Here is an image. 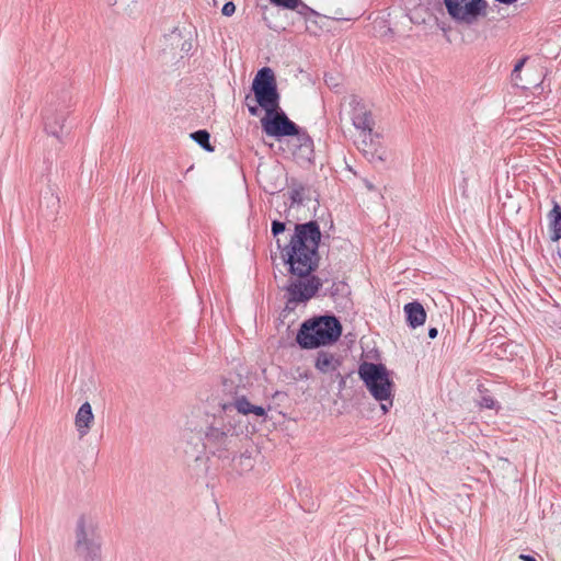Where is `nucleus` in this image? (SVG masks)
Returning a JSON list of instances; mask_svg holds the SVG:
<instances>
[{
    "instance_id": "4",
    "label": "nucleus",
    "mask_w": 561,
    "mask_h": 561,
    "mask_svg": "<svg viewBox=\"0 0 561 561\" xmlns=\"http://www.w3.org/2000/svg\"><path fill=\"white\" fill-rule=\"evenodd\" d=\"M251 91L253 96L247 94L244 101L252 116L259 114V107H262L266 114H273L275 110H279L280 95L275 73L270 67H263L256 72Z\"/></svg>"
},
{
    "instance_id": "14",
    "label": "nucleus",
    "mask_w": 561,
    "mask_h": 561,
    "mask_svg": "<svg viewBox=\"0 0 561 561\" xmlns=\"http://www.w3.org/2000/svg\"><path fill=\"white\" fill-rule=\"evenodd\" d=\"M93 420L94 415L92 412L91 404L89 402H84L77 411L75 417L76 428L80 437H83L89 433Z\"/></svg>"
},
{
    "instance_id": "29",
    "label": "nucleus",
    "mask_w": 561,
    "mask_h": 561,
    "mask_svg": "<svg viewBox=\"0 0 561 561\" xmlns=\"http://www.w3.org/2000/svg\"><path fill=\"white\" fill-rule=\"evenodd\" d=\"M438 334V330L436 328H430L428 329V337L435 339Z\"/></svg>"
},
{
    "instance_id": "6",
    "label": "nucleus",
    "mask_w": 561,
    "mask_h": 561,
    "mask_svg": "<svg viewBox=\"0 0 561 561\" xmlns=\"http://www.w3.org/2000/svg\"><path fill=\"white\" fill-rule=\"evenodd\" d=\"M261 123L266 135L275 138L296 136L301 156L309 157L312 154L313 140L311 137L306 131L301 130L296 123L290 121L280 108L275 110L273 114H266Z\"/></svg>"
},
{
    "instance_id": "19",
    "label": "nucleus",
    "mask_w": 561,
    "mask_h": 561,
    "mask_svg": "<svg viewBox=\"0 0 561 561\" xmlns=\"http://www.w3.org/2000/svg\"><path fill=\"white\" fill-rule=\"evenodd\" d=\"M191 138L199 145L204 150L208 152L214 151V147L210 144V134L206 129H199L191 134Z\"/></svg>"
},
{
    "instance_id": "13",
    "label": "nucleus",
    "mask_w": 561,
    "mask_h": 561,
    "mask_svg": "<svg viewBox=\"0 0 561 561\" xmlns=\"http://www.w3.org/2000/svg\"><path fill=\"white\" fill-rule=\"evenodd\" d=\"M255 466V459L250 451L241 453L233 456L229 462V473L236 476H243L250 472Z\"/></svg>"
},
{
    "instance_id": "7",
    "label": "nucleus",
    "mask_w": 561,
    "mask_h": 561,
    "mask_svg": "<svg viewBox=\"0 0 561 561\" xmlns=\"http://www.w3.org/2000/svg\"><path fill=\"white\" fill-rule=\"evenodd\" d=\"M76 551L80 557L89 561H98L100 558V537L92 526L87 527L83 516L77 522Z\"/></svg>"
},
{
    "instance_id": "17",
    "label": "nucleus",
    "mask_w": 561,
    "mask_h": 561,
    "mask_svg": "<svg viewBox=\"0 0 561 561\" xmlns=\"http://www.w3.org/2000/svg\"><path fill=\"white\" fill-rule=\"evenodd\" d=\"M340 365L341 360L339 358L324 351L318 353L314 363L316 368L323 374L336 371Z\"/></svg>"
},
{
    "instance_id": "9",
    "label": "nucleus",
    "mask_w": 561,
    "mask_h": 561,
    "mask_svg": "<svg viewBox=\"0 0 561 561\" xmlns=\"http://www.w3.org/2000/svg\"><path fill=\"white\" fill-rule=\"evenodd\" d=\"M348 106L351 108L350 116L353 126L359 131H373L375 121L371 112L367 108L363 100L352 94L348 98Z\"/></svg>"
},
{
    "instance_id": "8",
    "label": "nucleus",
    "mask_w": 561,
    "mask_h": 561,
    "mask_svg": "<svg viewBox=\"0 0 561 561\" xmlns=\"http://www.w3.org/2000/svg\"><path fill=\"white\" fill-rule=\"evenodd\" d=\"M447 13L458 22L473 23L486 7L484 0H444Z\"/></svg>"
},
{
    "instance_id": "23",
    "label": "nucleus",
    "mask_w": 561,
    "mask_h": 561,
    "mask_svg": "<svg viewBox=\"0 0 561 561\" xmlns=\"http://www.w3.org/2000/svg\"><path fill=\"white\" fill-rule=\"evenodd\" d=\"M298 9V13L304 15V16H308V15H318V13L311 9L310 7H308L306 3H304L301 0H299V4L297 5Z\"/></svg>"
},
{
    "instance_id": "12",
    "label": "nucleus",
    "mask_w": 561,
    "mask_h": 561,
    "mask_svg": "<svg viewBox=\"0 0 561 561\" xmlns=\"http://www.w3.org/2000/svg\"><path fill=\"white\" fill-rule=\"evenodd\" d=\"M362 139L358 141V149L370 162L383 161L385 150L381 147L379 135L373 131H360Z\"/></svg>"
},
{
    "instance_id": "20",
    "label": "nucleus",
    "mask_w": 561,
    "mask_h": 561,
    "mask_svg": "<svg viewBox=\"0 0 561 561\" xmlns=\"http://www.w3.org/2000/svg\"><path fill=\"white\" fill-rule=\"evenodd\" d=\"M348 294V285L343 280H334L330 288L327 289L324 295H329L331 298L336 299L337 297H344Z\"/></svg>"
},
{
    "instance_id": "22",
    "label": "nucleus",
    "mask_w": 561,
    "mask_h": 561,
    "mask_svg": "<svg viewBox=\"0 0 561 561\" xmlns=\"http://www.w3.org/2000/svg\"><path fill=\"white\" fill-rule=\"evenodd\" d=\"M286 229V224L280 220H273L271 225V232L274 237H278Z\"/></svg>"
},
{
    "instance_id": "2",
    "label": "nucleus",
    "mask_w": 561,
    "mask_h": 561,
    "mask_svg": "<svg viewBox=\"0 0 561 561\" xmlns=\"http://www.w3.org/2000/svg\"><path fill=\"white\" fill-rule=\"evenodd\" d=\"M186 431L190 434L185 433L184 438L191 450L186 448L185 453L195 460L201 459L205 453L221 460L229 459L240 442L236 427L230 422L226 424L221 419H214L205 425L191 420L186 423Z\"/></svg>"
},
{
    "instance_id": "24",
    "label": "nucleus",
    "mask_w": 561,
    "mask_h": 561,
    "mask_svg": "<svg viewBox=\"0 0 561 561\" xmlns=\"http://www.w3.org/2000/svg\"><path fill=\"white\" fill-rule=\"evenodd\" d=\"M479 404L482 408L494 409L496 401L491 396H482Z\"/></svg>"
},
{
    "instance_id": "27",
    "label": "nucleus",
    "mask_w": 561,
    "mask_h": 561,
    "mask_svg": "<svg viewBox=\"0 0 561 561\" xmlns=\"http://www.w3.org/2000/svg\"><path fill=\"white\" fill-rule=\"evenodd\" d=\"M526 60H527V57H524V58L519 59V60L516 62V65L514 66L513 71H514V72H516V73H520V72H522V69H523V67H524V65H525V62H526Z\"/></svg>"
},
{
    "instance_id": "16",
    "label": "nucleus",
    "mask_w": 561,
    "mask_h": 561,
    "mask_svg": "<svg viewBox=\"0 0 561 561\" xmlns=\"http://www.w3.org/2000/svg\"><path fill=\"white\" fill-rule=\"evenodd\" d=\"M549 238L552 242L561 239V206L552 199V209L547 214Z\"/></svg>"
},
{
    "instance_id": "28",
    "label": "nucleus",
    "mask_w": 561,
    "mask_h": 561,
    "mask_svg": "<svg viewBox=\"0 0 561 561\" xmlns=\"http://www.w3.org/2000/svg\"><path fill=\"white\" fill-rule=\"evenodd\" d=\"M518 558H519L520 560H523V561H537V560L535 559V557H533V556H530V554H523V553H522V554H519V557H518Z\"/></svg>"
},
{
    "instance_id": "30",
    "label": "nucleus",
    "mask_w": 561,
    "mask_h": 561,
    "mask_svg": "<svg viewBox=\"0 0 561 561\" xmlns=\"http://www.w3.org/2000/svg\"><path fill=\"white\" fill-rule=\"evenodd\" d=\"M336 376L340 378L339 388L342 390L345 387V378L340 373H337Z\"/></svg>"
},
{
    "instance_id": "26",
    "label": "nucleus",
    "mask_w": 561,
    "mask_h": 561,
    "mask_svg": "<svg viewBox=\"0 0 561 561\" xmlns=\"http://www.w3.org/2000/svg\"><path fill=\"white\" fill-rule=\"evenodd\" d=\"M512 80L516 87H519L522 89H528L529 87L524 82L520 73H516L512 71Z\"/></svg>"
},
{
    "instance_id": "11",
    "label": "nucleus",
    "mask_w": 561,
    "mask_h": 561,
    "mask_svg": "<svg viewBox=\"0 0 561 561\" xmlns=\"http://www.w3.org/2000/svg\"><path fill=\"white\" fill-rule=\"evenodd\" d=\"M67 112L49 106L43 112L44 130L47 135L61 141L65 135V122Z\"/></svg>"
},
{
    "instance_id": "1",
    "label": "nucleus",
    "mask_w": 561,
    "mask_h": 561,
    "mask_svg": "<svg viewBox=\"0 0 561 561\" xmlns=\"http://www.w3.org/2000/svg\"><path fill=\"white\" fill-rule=\"evenodd\" d=\"M320 241L321 230L314 220L296 224L286 244L279 238L276 239L279 257L289 274L283 287L286 297L284 316L294 311L298 304L308 302L322 287L321 278L314 275L320 262Z\"/></svg>"
},
{
    "instance_id": "31",
    "label": "nucleus",
    "mask_w": 561,
    "mask_h": 561,
    "mask_svg": "<svg viewBox=\"0 0 561 561\" xmlns=\"http://www.w3.org/2000/svg\"><path fill=\"white\" fill-rule=\"evenodd\" d=\"M224 387H225V390H228V388H230L231 385H229L227 381H225Z\"/></svg>"
},
{
    "instance_id": "3",
    "label": "nucleus",
    "mask_w": 561,
    "mask_h": 561,
    "mask_svg": "<svg viewBox=\"0 0 561 561\" xmlns=\"http://www.w3.org/2000/svg\"><path fill=\"white\" fill-rule=\"evenodd\" d=\"M342 334V324L333 314L313 317L301 323L296 341L304 350H313L335 343Z\"/></svg>"
},
{
    "instance_id": "15",
    "label": "nucleus",
    "mask_w": 561,
    "mask_h": 561,
    "mask_svg": "<svg viewBox=\"0 0 561 561\" xmlns=\"http://www.w3.org/2000/svg\"><path fill=\"white\" fill-rule=\"evenodd\" d=\"M405 320L410 328L415 329L424 324L426 311L419 301H412L404 305Z\"/></svg>"
},
{
    "instance_id": "21",
    "label": "nucleus",
    "mask_w": 561,
    "mask_h": 561,
    "mask_svg": "<svg viewBox=\"0 0 561 561\" xmlns=\"http://www.w3.org/2000/svg\"><path fill=\"white\" fill-rule=\"evenodd\" d=\"M271 3L282 7L284 9L296 10L299 4V0H270Z\"/></svg>"
},
{
    "instance_id": "25",
    "label": "nucleus",
    "mask_w": 561,
    "mask_h": 561,
    "mask_svg": "<svg viewBox=\"0 0 561 561\" xmlns=\"http://www.w3.org/2000/svg\"><path fill=\"white\" fill-rule=\"evenodd\" d=\"M234 11H236V5L232 1L226 2L221 9V13L225 16H231L234 13Z\"/></svg>"
},
{
    "instance_id": "5",
    "label": "nucleus",
    "mask_w": 561,
    "mask_h": 561,
    "mask_svg": "<svg viewBox=\"0 0 561 561\" xmlns=\"http://www.w3.org/2000/svg\"><path fill=\"white\" fill-rule=\"evenodd\" d=\"M358 376L373 396L380 402L383 413L393 404V381L387 367L381 363L363 362L358 367Z\"/></svg>"
},
{
    "instance_id": "18",
    "label": "nucleus",
    "mask_w": 561,
    "mask_h": 561,
    "mask_svg": "<svg viewBox=\"0 0 561 561\" xmlns=\"http://www.w3.org/2000/svg\"><path fill=\"white\" fill-rule=\"evenodd\" d=\"M309 191L310 188L308 185L299 182L296 179H291L289 183V198L291 204L302 205L306 199L310 198L307 196Z\"/></svg>"
},
{
    "instance_id": "10",
    "label": "nucleus",
    "mask_w": 561,
    "mask_h": 561,
    "mask_svg": "<svg viewBox=\"0 0 561 561\" xmlns=\"http://www.w3.org/2000/svg\"><path fill=\"white\" fill-rule=\"evenodd\" d=\"M219 407L225 413L237 410L238 413L248 415L254 414L259 417H265L266 411L261 405L252 404L245 396L240 394L238 391H234L231 396L230 400H222L219 402Z\"/></svg>"
}]
</instances>
